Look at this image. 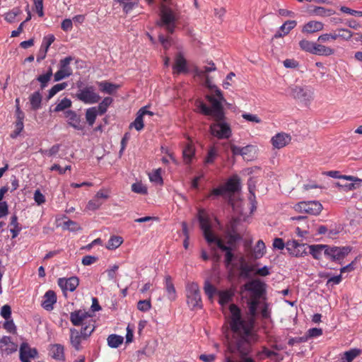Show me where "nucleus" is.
<instances>
[{"instance_id": "nucleus-1", "label": "nucleus", "mask_w": 362, "mask_h": 362, "mask_svg": "<svg viewBox=\"0 0 362 362\" xmlns=\"http://www.w3.org/2000/svg\"><path fill=\"white\" fill-rule=\"evenodd\" d=\"M250 317L247 320L242 317L241 310L235 304H230L229 325L233 333V338L228 341V348L231 351L238 350L243 354L249 351L250 341H257V334L254 332V325L257 314V306L247 304Z\"/></svg>"}, {"instance_id": "nucleus-2", "label": "nucleus", "mask_w": 362, "mask_h": 362, "mask_svg": "<svg viewBox=\"0 0 362 362\" xmlns=\"http://www.w3.org/2000/svg\"><path fill=\"white\" fill-rule=\"evenodd\" d=\"M198 220L200 224V228L203 231L204 237L206 242L209 245L215 243L220 250L225 251V263L226 266L230 264L234 257V255L232 252V249L231 247L225 245L223 241L217 236H216L213 233L211 230L210 218L204 209H200L199 210Z\"/></svg>"}, {"instance_id": "nucleus-3", "label": "nucleus", "mask_w": 362, "mask_h": 362, "mask_svg": "<svg viewBox=\"0 0 362 362\" xmlns=\"http://www.w3.org/2000/svg\"><path fill=\"white\" fill-rule=\"evenodd\" d=\"M159 17L157 25L164 28L168 34H173L180 18L176 3L173 0H160Z\"/></svg>"}, {"instance_id": "nucleus-4", "label": "nucleus", "mask_w": 362, "mask_h": 362, "mask_svg": "<svg viewBox=\"0 0 362 362\" xmlns=\"http://www.w3.org/2000/svg\"><path fill=\"white\" fill-rule=\"evenodd\" d=\"M206 99L210 104V107L207 106L202 100H197L195 102L197 107L200 113L206 116H211L212 118H216L218 120L226 119L224 108L223 106V101L216 98L214 95H206Z\"/></svg>"}, {"instance_id": "nucleus-5", "label": "nucleus", "mask_w": 362, "mask_h": 362, "mask_svg": "<svg viewBox=\"0 0 362 362\" xmlns=\"http://www.w3.org/2000/svg\"><path fill=\"white\" fill-rule=\"evenodd\" d=\"M187 303L191 310L202 308L199 286L196 282H188L185 287Z\"/></svg>"}, {"instance_id": "nucleus-6", "label": "nucleus", "mask_w": 362, "mask_h": 362, "mask_svg": "<svg viewBox=\"0 0 362 362\" xmlns=\"http://www.w3.org/2000/svg\"><path fill=\"white\" fill-rule=\"evenodd\" d=\"M214 122L209 126V131L212 136L218 139H228L232 134V130L226 119H218L213 118Z\"/></svg>"}, {"instance_id": "nucleus-7", "label": "nucleus", "mask_w": 362, "mask_h": 362, "mask_svg": "<svg viewBox=\"0 0 362 362\" xmlns=\"http://www.w3.org/2000/svg\"><path fill=\"white\" fill-rule=\"evenodd\" d=\"M74 59V58L71 56L60 59L59 70L54 74V81H59L72 75L73 70L70 64Z\"/></svg>"}, {"instance_id": "nucleus-8", "label": "nucleus", "mask_w": 362, "mask_h": 362, "mask_svg": "<svg viewBox=\"0 0 362 362\" xmlns=\"http://www.w3.org/2000/svg\"><path fill=\"white\" fill-rule=\"evenodd\" d=\"M293 209L299 213H307L311 215H318L322 210V205L316 201L300 202L295 204Z\"/></svg>"}, {"instance_id": "nucleus-9", "label": "nucleus", "mask_w": 362, "mask_h": 362, "mask_svg": "<svg viewBox=\"0 0 362 362\" xmlns=\"http://www.w3.org/2000/svg\"><path fill=\"white\" fill-rule=\"evenodd\" d=\"M288 90L291 97L300 101H309L313 98V93L307 86L292 85Z\"/></svg>"}, {"instance_id": "nucleus-10", "label": "nucleus", "mask_w": 362, "mask_h": 362, "mask_svg": "<svg viewBox=\"0 0 362 362\" xmlns=\"http://www.w3.org/2000/svg\"><path fill=\"white\" fill-rule=\"evenodd\" d=\"M76 97L86 104L97 103L100 99V95L95 92V88L92 86L80 89L76 93Z\"/></svg>"}, {"instance_id": "nucleus-11", "label": "nucleus", "mask_w": 362, "mask_h": 362, "mask_svg": "<svg viewBox=\"0 0 362 362\" xmlns=\"http://www.w3.org/2000/svg\"><path fill=\"white\" fill-rule=\"evenodd\" d=\"M351 252L349 247H327L325 250V255L332 261L341 262L346 255Z\"/></svg>"}, {"instance_id": "nucleus-12", "label": "nucleus", "mask_w": 362, "mask_h": 362, "mask_svg": "<svg viewBox=\"0 0 362 362\" xmlns=\"http://www.w3.org/2000/svg\"><path fill=\"white\" fill-rule=\"evenodd\" d=\"M286 249L290 255L296 257H304L307 255L305 244L300 243L296 240H288Z\"/></svg>"}, {"instance_id": "nucleus-13", "label": "nucleus", "mask_w": 362, "mask_h": 362, "mask_svg": "<svg viewBox=\"0 0 362 362\" xmlns=\"http://www.w3.org/2000/svg\"><path fill=\"white\" fill-rule=\"evenodd\" d=\"M265 284L259 279H254L244 285L246 291H250L252 296L261 298L265 293Z\"/></svg>"}, {"instance_id": "nucleus-14", "label": "nucleus", "mask_w": 362, "mask_h": 362, "mask_svg": "<svg viewBox=\"0 0 362 362\" xmlns=\"http://www.w3.org/2000/svg\"><path fill=\"white\" fill-rule=\"evenodd\" d=\"M18 350V344L12 341L11 337L4 336L0 339V354L2 356L11 355Z\"/></svg>"}, {"instance_id": "nucleus-15", "label": "nucleus", "mask_w": 362, "mask_h": 362, "mask_svg": "<svg viewBox=\"0 0 362 362\" xmlns=\"http://www.w3.org/2000/svg\"><path fill=\"white\" fill-rule=\"evenodd\" d=\"M38 352L35 348H31L27 342H23L19 349V357L21 362H30V359L37 357Z\"/></svg>"}, {"instance_id": "nucleus-16", "label": "nucleus", "mask_w": 362, "mask_h": 362, "mask_svg": "<svg viewBox=\"0 0 362 362\" xmlns=\"http://www.w3.org/2000/svg\"><path fill=\"white\" fill-rule=\"evenodd\" d=\"M64 116L68 124L76 130H83L84 128L83 122L81 121V116L75 111L66 110L64 112Z\"/></svg>"}, {"instance_id": "nucleus-17", "label": "nucleus", "mask_w": 362, "mask_h": 362, "mask_svg": "<svg viewBox=\"0 0 362 362\" xmlns=\"http://www.w3.org/2000/svg\"><path fill=\"white\" fill-rule=\"evenodd\" d=\"M84 340L86 339L83 338L79 330L75 328L69 329V343L75 351H79L82 349L81 342Z\"/></svg>"}, {"instance_id": "nucleus-18", "label": "nucleus", "mask_w": 362, "mask_h": 362, "mask_svg": "<svg viewBox=\"0 0 362 362\" xmlns=\"http://www.w3.org/2000/svg\"><path fill=\"white\" fill-rule=\"evenodd\" d=\"M79 284V279L76 276H71L69 279L59 278L58 285L63 291H69L73 292Z\"/></svg>"}, {"instance_id": "nucleus-19", "label": "nucleus", "mask_w": 362, "mask_h": 362, "mask_svg": "<svg viewBox=\"0 0 362 362\" xmlns=\"http://www.w3.org/2000/svg\"><path fill=\"white\" fill-rule=\"evenodd\" d=\"M90 317V315L88 313L78 310L70 313V321L74 326H80L87 322V318Z\"/></svg>"}, {"instance_id": "nucleus-20", "label": "nucleus", "mask_w": 362, "mask_h": 362, "mask_svg": "<svg viewBox=\"0 0 362 362\" xmlns=\"http://www.w3.org/2000/svg\"><path fill=\"white\" fill-rule=\"evenodd\" d=\"M49 354L54 360L65 361L64 346L60 344H51L49 347Z\"/></svg>"}, {"instance_id": "nucleus-21", "label": "nucleus", "mask_w": 362, "mask_h": 362, "mask_svg": "<svg viewBox=\"0 0 362 362\" xmlns=\"http://www.w3.org/2000/svg\"><path fill=\"white\" fill-rule=\"evenodd\" d=\"M291 140V138L288 134L281 132L274 136L272 138L271 141L274 147L276 148H281L288 144Z\"/></svg>"}, {"instance_id": "nucleus-22", "label": "nucleus", "mask_w": 362, "mask_h": 362, "mask_svg": "<svg viewBox=\"0 0 362 362\" xmlns=\"http://www.w3.org/2000/svg\"><path fill=\"white\" fill-rule=\"evenodd\" d=\"M57 302V295L52 290L47 291L44 296L41 303L42 307L46 310H52L53 305Z\"/></svg>"}, {"instance_id": "nucleus-23", "label": "nucleus", "mask_w": 362, "mask_h": 362, "mask_svg": "<svg viewBox=\"0 0 362 362\" xmlns=\"http://www.w3.org/2000/svg\"><path fill=\"white\" fill-rule=\"evenodd\" d=\"M324 29V24L320 21H310L302 28V33L304 34H312L321 31Z\"/></svg>"}, {"instance_id": "nucleus-24", "label": "nucleus", "mask_w": 362, "mask_h": 362, "mask_svg": "<svg viewBox=\"0 0 362 362\" xmlns=\"http://www.w3.org/2000/svg\"><path fill=\"white\" fill-rule=\"evenodd\" d=\"M173 68V73L176 74L187 71L186 59L181 53L176 55L175 64Z\"/></svg>"}, {"instance_id": "nucleus-25", "label": "nucleus", "mask_w": 362, "mask_h": 362, "mask_svg": "<svg viewBox=\"0 0 362 362\" xmlns=\"http://www.w3.org/2000/svg\"><path fill=\"white\" fill-rule=\"evenodd\" d=\"M297 25L296 21H286L275 33L274 37L277 39L282 37L290 33Z\"/></svg>"}, {"instance_id": "nucleus-26", "label": "nucleus", "mask_w": 362, "mask_h": 362, "mask_svg": "<svg viewBox=\"0 0 362 362\" xmlns=\"http://www.w3.org/2000/svg\"><path fill=\"white\" fill-rule=\"evenodd\" d=\"M335 53L334 49L327 47L324 45H322L320 43L315 44L314 46V52L313 54L319 55V56H325V57H329L331 55H333Z\"/></svg>"}, {"instance_id": "nucleus-27", "label": "nucleus", "mask_w": 362, "mask_h": 362, "mask_svg": "<svg viewBox=\"0 0 362 362\" xmlns=\"http://www.w3.org/2000/svg\"><path fill=\"white\" fill-rule=\"evenodd\" d=\"M240 180L238 176H233L228 180L223 186L226 193H234L239 189Z\"/></svg>"}, {"instance_id": "nucleus-28", "label": "nucleus", "mask_w": 362, "mask_h": 362, "mask_svg": "<svg viewBox=\"0 0 362 362\" xmlns=\"http://www.w3.org/2000/svg\"><path fill=\"white\" fill-rule=\"evenodd\" d=\"M165 288L166 290L168 299L171 301L175 300L177 297L176 291L170 276H166L165 277Z\"/></svg>"}, {"instance_id": "nucleus-29", "label": "nucleus", "mask_w": 362, "mask_h": 362, "mask_svg": "<svg viewBox=\"0 0 362 362\" xmlns=\"http://www.w3.org/2000/svg\"><path fill=\"white\" fill-rule=\"evenodd\" d=\"M218 295L219 296L218 303L223 306L233 300L234 292L231 289L218 291Z\"/></svg>"}, {"instance_id": "nucleus-30", "label": "nucleus", "mask_w": 362, "mask_h": 362, "mask_svg": "<svg viewBox=\"0 0 362 362\" xmlns=\"http://www.w3.org/2000/svg\"><path fill=\"white\" fill-rule=\"evenodd\" d=\"M95 329V322L90 320L82 325V327L79 331L83 336V338L88 339L93 334Z\"/></svg>"}, {"instance_id": "nucleus-31", "label": "nucleus", "mask_w": 362, "mask_h": 362, "mask_svg": "<svg viewBox=\"0 0 362 362\" xmlns=\"http://www.w3.org/2000/svg\"><path fill=\"white\" fill-rule=\"evenodd\" d=\"M195 155V148L192 144H187L182 150L184 162L186 164L191 163Z\"/></svg>"}, {"instance_id": "nucleus-32", "label": "nucleus", "mask_w": 362, "mask_h": 362, "mask_svg": "<svg viewBox=\"0 0 362 362\" xmlns=\"http://www.w3.org/2000/svg\"><path fill=\"white\" fill-rule=\"evenodd\" d=\"M42 96L40 91H35L32 93L29 97L31 108L33 110H37L41 107Z\"/></svg>"}, {"instance_id": "nucleus-33", "label": "nucleus", "mask_w": 362, "mask_h": 362, "mask_svg": "<svg viewBox=\"0 0 362 362\" xmlns=\"http://www.w3.org/2000/svg\"><path fill=\"white\" fill-rule=\"evenodd\" d=\"M327 245H312L309 246L310 254L315 259H320L322 252L325 250Z\"/></svg>"}, {"instance_id": "nucleus-34", "label": "nucleus", "mask_w": 362, "mask_h": 362, "mask_svg": "<svg viewBox=\"0 0 362 362\" xmlns=\"http://www.w3.org/2000/svg\"><path fill=\"white\" fill-rule=\"evenodd\" d=\"M52 75V69L49 67L46 74L40 75L37 77L36 79L40 83L41 90L45 89L47 86L48 83L50 81Z\"/></svg>"}, {"instance_id": "nucleus-35", "label": "nucleus", "mask_w": 362, "mask_h": 362, "mask_svg": "<svg viewBox=\"0 0 362 362\" xmlns=\"http://www.w3.org/2000/svg\"><path fill=\"white\" fill-rule=\"evenodd\" d=\"M98 86L100 91L107 94H112L119 87L117 85L107 81L98 82Z\"/></svg>"}, {"instance_id": "nucleus-36", "label": "nucleus", "mask_w": 362, "mask_h": 362, "mask_svg": "<svg viewBox=\"0 0 362 362\" xmlns=\"http://www.w3.org/2000/svg\"><path fill=\"white\" fill-rule=\"evenodd\" d=\"M266 252V247L263 240H259L257 242L253 249V256L255 259L261 258Z\"/></svg>"}, {"instance_id": "nucleus-37", "label": "nucleus", "mask_w": 362, "mask_h": 362, "mask_svg": "<svg viewBox=\"0 0 362 362\" xmlns=\"http://www.w3.org/2000/svg\"><path fill=\"white\" fill-rule=\"evenodd\" d=\"M361 354V351L358 349H353L344 353L341 358V362H352L354 358Z\"/></svg>"}, {"instance_id": "nucleus-38", "label": "nucleus", "mask_w": 362, "mask_h": 362, "mask_svg": "<svg viewBox=\"0 0 362 362\" xmlns=\"http://www.w3.org/2000/svg\"><path fill=\"white\" fill-rule=\"evenodd\" d=\"M145 115V112H138L137 116L134 121L129 124V128H135L137 131H141L144 127L143 117Z\"/></svg>"}, {"instance_id": "nucleus-39", "label": "nucleus", "mask_w": 362, "mask_h": 362, "mask_svg": "<svg viewBox=\"0 0 362 362\" xmlns=\"http://www.w3.org/2000/svg\"><path fill=\"white\" fill-rule=\"evenodd\" d=\"M9 226H11L10 231L12 233V238H16L20 233L21 228L19 226L18 218L16 215L11 216Z\"/></svg>"}, {"instance_id": "nucleus-40", "label": "nucleus", "mask_w": 362, "mask_h": 362, "mask_svg": "<svg viewBox=\"0 0 362 362\" xmlns=\"http://www.w3.org/2000/svg\"><path fill=\"white\" fill-rule=\"evenodd\" d=\"M107 344L111 348H117L123 342V337L117 334H110L107 337Z\"/></svg>"}, {"instance_id": "nucleus-41", "label": "nucleus", "mask_w": 362, "mask_h": 362, "mask_svg": "<svg viewBox=\"0 0 362 362\" xmlns=\"http://www.w3.org/2000/svg\"><path fill=\"white\" fill-rule=\"evenodd\" d=\"M64 230H69L71 231H77L81 230L79 224L74 221L67 219L63 221L62 224L59 225Z\"/></svg>"}, {"instance_id": "nucleus-42", "label": "nucleus", "mask_w": 362, "mask_h": 362, "mask_svg": "<svg viewBox=\"0 0 362 362\" xmlns=\"http://www.w3.org/2000/svg\"><path fill=\"white\" fill-rule=\"evenodd\" d=\"M218 156V149L215 146H211L208 150L204 162L206 164H212Z\"/></svg>"}, {"instance_id": "nucleus-43", "label": "nucleus", "mask_w": 362, "mask_h": 362, "mask_svg": "<svg viewBox=\"0 0 362 362\" xmlns=\"http://www.w3.org/2000/svg\"><path fill=\"white\" fill-rule=\"evenodd\" d=\"M98 111L95 107H90L86 110V119L90 126H92L95 121Z\"/></svg>"}, {"instance_id": "nucleus-44", "label": "nucleus", "mask_w": 362, "mask_h": 362, "mask_svg": "<svg viewBox=\"0 0 362 362\" xmlns=\"http://www.w3.org/2000/svg\"><path fill=\"white\" fill-rule=\"evenodd\" d=\"M123 242V239L120 236H112L107 242V248L109 250H115L119 247Z\"/></svg>"}, {"instance_id": "nucleus-45", "label": "nucleus", "mask_w": 362, "mask_h": 362, "mask_svg": "<svg viewBox=\"0 0 362 362\" xmlns=\"http://www.w3.org/2000/svg\"><path fill=\"white\" fill-rule=\"evenodd\" d=\"M71 100L67 98L61 100L54 109L56 112L64 111L71 107Z\"/></svg>"}, {"instance_id": "nucleus-46", "label": "nucleus", "mask_w": 362, "mask_h": 362, "mask_svg": "<svg viewBox=\"0 0 362 362\" xmlns=\"http://www.w3.org/2000/svg\"><path fill=\"white\" fill-rule=\"evenodd\" d=\"M113 100L110 97L105 98L98 106V112L100 115H104L107 110L109 105L112 103Z\"/></svg>"}, {"instance_id": "nucleus-47", "label": "nucleus", "mask_w": 362, "mask_h": 362, "mask_svg": "<svg viewBox=\"0 0 362 362\" xmlns=\"http://www.w3.org/2000/svg\"><path fill=\"white\" fill-rule=\"evenodd\" d=\"M209 66H204L202 69H195V74L199 77H203L204 76L207 75L208 73L211 71H216V67L215 66V64L214 62L209 63Z\"/></svg>"}, {"instance_id": "nucleus-48", "label": "nucleus", "mask_w": 362, "mask_h": 362, "mask_svg": "<svg viewBox=\"0 0 362 362\" xmlns=\"http://www.w3.org/2000/svg\"><path fill=\"white\" fill-rule=\"evenodd\" d=\"M314 13L317 16L327 17L334 15L335 13V11L330 8H326L322 6H316L314 8Z\"/></svg>"}, {"instance_id": "nucleus-49", "label": "nucleus", "mask_w": 362, "mask_h": 362, "mask_svg": "<svg viewBox=\"0 0 362 362\" xmlns=\"http://www.w3.org/2000/svg\"><path fill=\"white\" fill-rule=\"evenodd\" d=\"M204 291L209 299H212L216 293L218 294V291L209 281L204 282Z\"/></svg>"}, {"instance_id": "nucleus-50", "label": "nucleus", "mask_w": 362, "mask_h": 362, "mask_svg": "<svg viewBox=\"0 0 362 362\" xmlns=\"http://www.w3.org/2000/svg\"><path fill=\"white\" fill-rule=\"evenodd\" d=\"M262 354H264L267 358L274 359L275 362H280L283 360V356L278 353L268 349L267 347H263Z\"/></svg>"}, {"instance_id": "nucleus-51", "label": "nucleus", "mask_w": 362, "mask_h": 362, "mask_svg": "<svg viewBox=\"0 0 362 362\" xmlns=\"http://www.w3.org/2000/svg\"><path fill=\"white\" fill-rule=\"evenodd\" d=\"M67 86V83L65 82L57 83L52 87V88L49 90L47 95V100L51 99L54 97L58 92L65 89Z\"/></svg>"}, {"instance_id": "nucleus-52", "label": "nucleus", "mask_w": 362, "mask_h": 362, "mask_svg": "<svg viewBox=\"0 0 362 362\" xmlns=\"http://www.w3.org/2000/svg\"><path fill=\"white\" fill-rule=\"evenodd\" d=\"M315 44V42H314L302 40L299 42V47L302 50L313 54Z\"/></svg>"}, {"instance_id": "nucleus-53", "label": "nucleus", "mask_w": 362, "mask_h": 362, "mask_svg": "<svg viewBox=\"0 0 362 362\" xmlns=\"http://www.w3.org/2000/svg\"><path fill=\"white\" fill-rule=\"evenodd\" d=\"M21 13V10L18 7L13 8L5 14L4 18L8 23L15 21L16 18Z\"/></svg>"}, {"instance_id": "nucleus-54", "label": "nucleus", "mask_w": 362, "mask_h": 362, "mask_svg": "<svg viewBox=\"0 0 362 362\" xmlns=\"http://www.w3.org/2000/svg\"><path fill=\"white\" fill-rule=\"evenodd\" d=\"M337 32H338L339 37L343 40L348 41L354 36V33L346 28H338Z\"/></svg>"}, {"instance_id": "nucleus-55", "label": "nucleus", "mask_w": 362, "mask_h": 362, "mask_svg": "<svg viewBox=\"0 0 362 362\" xmlns=\"http://www.w3.org/2000/svg\"><path fill=\"white\" fill-rule=\"evenodd\" d=\"M102 204L103 202H101L100 200L94 197L88 202L86 205V209L89 211H95L98 209Z\"/></svg>"}, {"instance_id": "nucleus-56", "label": "nucleus", "mask_w": 362, "mask_h": 362, "mask_svg": "<svg viewBox=\"0 0 362 362\" xmlns=\"http://www.w3.org/2000/svg\"><path fill=\"white\" fill-rule=\"evenodd\" d=\"M132 190L137 194H146L148 192L147 187L141 182H136L132 185Z\"/></svg>"}, {"instance_id": "nucleus-57", "label": "nucleus", "mask_w": 362, "mask_h": 362, "mask_svg": "<svg viewBox=\"0 0 362 362\" xmlns=\"http://www.w3.org/2000/svg\"><path fill=\"white\" fill-rule=\"evenodd\" d=\"M151 308V299L141 300L137 303V308L140 311L146 312Z\"/></svg>"}, {"instance_id": "nucleus-58", "label": "nucleus", "mask_w": 362, "mask_h": 362, "mask_svg": "<svg viewBox=\"0 0 362 362\" xmlns=\"http://www.w3.org/2000/svg\"><path fill=\"white\" fill-rule=\"evenodd\" d=\"M60 149V145L59 144H55L53 145L49 149L45 150V149H40L39 152L42 155H46L47 156H52L55 154H57Z\"/></svg>"}, {"instance_id": "nucleus-59", "label": "nucleus", "mask_w": 362, "mask_h": 362, "mask_svg": "<svg viewBox=\"0 0 362 362\" xmlns=\"http://www.w3.org/2000/svg\"><path fill=\"white\" fill-rule=\"evenodd\" d=\"M322 334V329L320 328H311L309 329L307 333L305 334V337H307V340L310 338L317 337Z\"/></svg>"}, {"instance_id": "nucleus-60", "label": "nucleus", "mask_w": 362, "mask_h": 362, "mask_svg": "<svg viewBox=\"0 0 362 362\" xmlns=\"http://www.w3.org/2000/svg\"><path fill=\"white\" fill-rule=\"evenodd\" d=\"M149 179L151 182L163 184V179L160 175V169H156L149 175Z\"/></svg>"}, {"instance_id": "nucleus-61", "label": "nucleus", "mask_w": 362, "mask_h": 362, "mask_svg": "<svg viewBox=\"0 0 362 362\" xmlns=\"http://www.w3.org/2000/svg\"><path fill=\"white\" fill-rule=\"evenodd\" d=\"M54 36L53 35H49L44 37L41 48L46 49L48 51L49 47L52 44V42L54 41Z\"/></svg>"}, {"instance_id": "nucleus-62", "label": "nucleus", "mask_w": 362, "mask_h": 362, "mask_svg": "<svg viewBox=\"0 0 362 362\" xmlns=\"http://www.w3.org/2000/svg\"><path fill=\"white\" fill-rule=\"evenodd\" d=\"M23 127H24L23 121L16 120L15 130L11 134V136L12 138L17 137L20 134V133L23 131Z\"/></svg>"}, {"instance_id": "nucleus-63", "label": "nucleus", "mask_w": 362, "mask_h": 362, "mask_svg": "<svg viewBox=\"0 0 362 362\" xmlns=\"http://www.w3.org/2000/svg\"><path fill=\"white\" fill-rule=\"evenodd\" d=\"M3 327L8 332L14 334L16 332V327L12 320H6Z\"/></svg>"}, {"instance_id": "nucleus-64", "label": "nucleus", "mask_w": 362, "mask_h": 362, "mask_svg": "<svg viewBox=\"0 0 362 362\" xmlns=\"http://www.w3.org/2000/svg\"><path fill=\"white\" fill-rule=\"evenodd\" d=\"M342 280V276L341 274L329 277L326 283V286L327 287L333 286L334 285H338L341 283Z\"/></svg>"}]
</instances>
